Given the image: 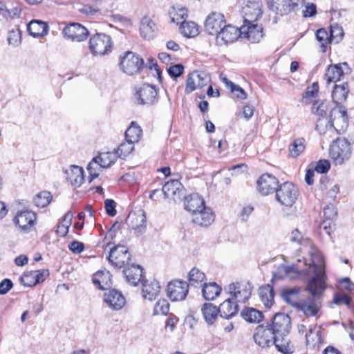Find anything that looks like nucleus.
Segmentation results:
<instances>
[{
  "label": "nucleus",
  "instance_id": "4d7b16f0",
  "mask_svg": "<svg viewBox=\"0 0 354 354\" xmlns=\"http://www.w3.org/2000/svg\"><path fill=\"white\" fill-rule=\"evenodd\" d=\"M223 82H225L232 91L236 96L240 99L245 100L247 98L246 92L239 85L235 84L231 81H229L227 78L223 79Z\"/></svg>",
  "mask_w": 354,
  "mask_h": 354
},
{
  "label": "nucleus",
  "instance_id": "b1692460",
  "mask_svg": "<svg viewBox=\"0 0 354 354\" xmlns=\"http://www.w3.org/2000/svg\"><path fill=\"white\" fill-rule=\"evenodd\" d=\"M104 301L109 308L113 310H119L122 309L126 303V300L123 295L115 289L110 290L109 292L104 293Z\"/></svg>",
  "mask_w": 354,
  "mask_h": 354
},
{
  "label": "nucleus",
  "instance_id": "4be33fe9",
  "mask_svg": "<svg viewBox=\"0 0 354 354\" xmlns=\"http://www.w3.org/2000/svg\"><path fill=\"white\" fill-rule=\"evenodd\" d=\"M278 187V180L271 174H264L257 180V189L263 195L276 192Z\"/></svg>",
  "mask_w": 354,
  "mask_h": 354
},
{
  "label": "nucleus",
  "instance_id": "052dcab7",
  "mask_svg": "<svg viewBox=\"0 0 354 354\" xmlns=\"http://www.w3.org/2000/svg\"><path fill=\"white\" fill-rule=\"evenodd\" d=\"M21 283L26 287H32L36 285L35 280L34 272H25L19 278Z\"/></svg>",
  "mask_w": 354,
  "mask_h": 354
},
{
  "label": "nucleus",
  "instance_id": "f03ea898",
  "mask_svg": "<svg viewBox=\"0 0 354 354\" xmlns=\"http://www.w3.org/2000/svg\"><path fill=\"white\" fill-rule=\"evenodd\" d=\"M329 153L335 165H342L351 156V143L345 138H338L330 145Z\"/></svg>",
  "mask_w": 354,
  "mask_h": 354
},
{
  "label": "nucleus",
  "instance_id": "f8f14e48",
  "mask_svg": "<svg viewBox=\"0 0 354 354\" xmlns=\"http://www.w3.org/2000/svg\"><path fill=\"white\" fill-rule=\"evenodd\" d=\"M137 103L140 105H153L158 102V91L154 86L143 84L135 95Z\"/></svg>",
  "mask_w": 354,
  "mask_h": 354
},
{
  "label": "nucleus",
  "instance_id": "2eb2a0df",
  "mask_svg": "<svg viewBox=\"0 0 354 354\" xmlns=\"http://www.w3.org/2000/svg\"><path fill=\"white\" fill-rule=\"evenodd\" d=\"M274 333L277 335H287L290 330V317L284 313H277L271 323H267Z\"/></svg>",
  "mask_w": 354,
  "mask_h": 354
},
{
  "label": "nucleus",
  "instance_id": "e2e57ef3",
  "mask_svg": "<svg viewBox=\"0 0 354 354\" xmlns=\"http://www.w3.org/2000/svg\"><path fill=\"white\" fill-rule=\"evenodd\" d=\"M290 241L297 243H308L310 241L309 238L304 236L297 229L292 232Z\"/></svg>",
  "mask_w": 354,
  "mask_h": 354
},
{
  "label": "nucleus",
  "instance_id": "1a4fd4ad",
  "mask_svg": "<svg viewBox=\"0 0 354 354\" xmlns=\"http://www.w3.org/2000/svg\"><path fill=\"white\" fill-rule=\"evenodd\" d=\"M167 295L172 301L185 299L189 292V283L183 280L175 279L168 283Z\"/></svg>",
  "mask_w": 354,
  "mask_h": 354
},
{
  "label": "nucleus",
  "instance_id": "3c124183",
  "mask_svg": "<svg viewBox=\"0 0 354 354\" xmlns=\"http://www.w3.org/2000/svg\"><path fill=\"white\" fill-rule=\"evenodd\" d=\"M319 84L317 82H313L310 86H307L305 92L302 95L301 102L304 104H309L312 102L319 93Z\"/></svg>",
  "mask_w": 354,
  "mask_h": 354
},
{
  "label": "nucleus",
  "instance_id": "f3484780",
  "mask_svg": "<svg viewBox=\"0 0 354 354\" xmlns=\"http://www.w3.org/2000/svg\"><path fill=\"white\" fill-rule=\"evenodd\" d=\"M348 124V115L345 106L341 104H336L330 111L327 126L335 128L344 127Z\"/></svg>",
  "mask_w": 354,
  "mask_h": 354
},
{
  "label": "nucleus",
  "instance_id": "7ed1b4c3",
  "mask_svg": "<svg viewBox=\"0 0 354 354\" xmlns=\"http://www.w3.org/2000/svg\"><path fill=\"white\" fill-rule=\"evenodd\" d=\"M158 194L160 196L163 194L165 198H170L176 202L181 200L184 194V187L178 179H172L164 184L161 191L158 189L151 191L149 198L151 200L157 201L158 197L156 194Z\"/></svg>",
  "mask_w": 354,
  "mask_h": 354
},
{
  "label": "nucleus",
  "instance_id": "5701e85b",
  "mask_svg": "<svg viewBox=\"0 0 354 354\" xmlns=\"http://www.w3.org/2000/svg\"><path fill=\"white\" fill-rule=\"evenodd\" d=\"M323 213L324 220L321 225L322 230L320 233L322 236L326 234L328 236H330L332 228L335 225L333 220L337 216V212L335 206L332 204H330L324 208Z\"/></svg>",
  "mask_w": 354,
  "mask_h": 354
},
{
  "label": "nucleus",
  "instance_id": "7c9ffc66",
  "mask_svg": "<svg viewBox=\"0 0 354 354\" xmlns=\"http://www.w3.org/2000/svg\"><path fill=\"white\" fill-rule=\"evenodd\" d=\"M93 283L101 290H106L112 285L111 274L107 270H100L93 276Z\"/></svg>",
  "mask_w": 354,
  "mask_h": 354
},
{
  "label": "nucleus",
  "instance_id": "bb28decb",
  "mask_svg": "<svg viewBox=\"0 0 354 354\" xmlns=\"http://www.w3.org/2000/svg\"><path fill=\"white\" fill-rule=\"evenodd\" d=\"M244 13V24H250L258 20L262 15L260 4L257 2H250L243 8Z\"/></svg>",
  "mask_w": 354,
  "mask_h": 354
},
{
  "label": "nucleus",
  "instance_id": "ddd939ff",
  "mask_svg": "<svg viewBox=\"0 0 354 354\" xmlns=\"http://www.w3.org/2000/svg\"><path fill=\"white\" fill-rule=\"evenodd\" d=\"M210 81L209 76L205 72L194 71L187 75L185 92L189 94L196 89H200L207 85Z\"/></svg>",
  "mask_w": 354,
  "mask_h": 354
},
{
  "label": "nucleus",
  "instance_id": "6e6d98bb",
  "mask_svg": "<svg viewBox=\"0 0 354 354\" xmlns=\"http://www.w3.org/2000/svg\"><path fill=\"white\" fill-rule=\"evenodd\" d=\"M8 42L14 47L18 46L21 42V34L19 28H15L9 30L8 33Z\"/></svg>",
  "mask_w": 354,
  "mask_h": 354
},
{
  "label": "nucleus",
  "instance_id": "e433bc0d",
  "mask_svg": "<svg viewBox=\"0 0 354 354\" xmlns=\"http://www.w3.org/2000/svg\"><path fill=\"white\" fill-rule=\"evenodd\" d=\"M218 308L221 317L225 319H230L237 313L238 305L232 299L228 298L221 304Z\"/></svg>",
  "mask_w": 354,
  "mask_h": 354
},
{
  "label": "nucleus",
  "instance_id": "393cba45",
  "mask_svg": "<svg viewBox=\"0 0 354 354\" xmlns=\"http://www.w3.org/2000/svg\"><path fill=\"white\" fill-rule=\"evenodd\" d=\"M214 221L212 211L205 206L192 214V222L199 226L207 227Z\"/></svg>",
  "mask_w": 354,
  "mask_h": 354
},
{
  "label": "nucleus",
  "instance_id": "8fccbe9b",
  "mask_svg": "<svg viewBox=\"0 0 354 354\" xmlns=\"http://www.w3.org/2000/svg\"><path fill=\"white\" fill-rule=\"evenodd\" d=\"M206 279L205 274L197 268H193L188 273L189 285L201 286Z\"/></svg>",
  "mask_w": 354,
  "mask_h": 354
},
{
  "label": "nucleus",
  "instance_id": "5fc2aeb1",
  "mask_svg": "<svg viewBox=\"0 0 354 354\" xmlns=\"http://www.w3.org/2000/svg\"><path fill=\"white\" fill-rule=\"evenodd\" d=\"M327 111L328 105L325 101L317 100L313 104L312 111L319 117V120L321 118H326L327 120Z\"/></svg>",
  "mask_w": 354,
  "mask_h": 354
},
{
  "label": "nucleus",
  "instance_id": "f704fd0d",
  "mask_svg": "<svg viewBox=\"0 0 354 354\" xmlns=\"http://www.w3.org/2000/svg\"><path fill=\"white\" fill-rule=\"evenodd\" d=\"M342 65L346 67L348 66L346 62H344L342 64L330 65L327 68L325 73V77L328 84L330 82H337L341 80V77L344 74Z\"/></svg>",
  "mask_w": 354,
  "mask_h": 354
},
{
  "label": "nucleus",
  "instance_id": "f257e3e1",
  "mask_svg": "<svg viewBox=\"0 0 354 354\" xmlns=\"http://www.w3.org/2000/svg\"><path fill=\"white\" fill-rule=\"evenodd\" d=\"M310 255L308 264L299 260L295 265L284 266L283 271L290 279H295L300 274L309 278L304 290L310 295L301 300L297 309L306 317H318L322 306V294L326 288L325 263L322 254L316 248H312Z\"/></svg>",
  "mask_w": 354,
  "mask_h": 354
},
{
  "label": "nucleus",
  "instance_id": "2f4dec72",
  "mask_svg": "<svg viewBox=\"0 0 354 354\" xmlns=\"http://www.w3.org/2000/svg\"><path fill=\"white\" fill-rule=\"evenodd\" d=\"M306 343L313 347L319 346L324 342L323 329L317 325L310 327L306 335Z\"/></svg>",
  "mask_w": 354,
  "mask_h": 354
},
{
  "label": "nucleus",
  "instance_id": "4c0bfd02",
  "mask_svg": "<svg viewBox=\"0 0 354 354\" xmlns=\"http://www.w3.org/2000/svg\"><path fill=\"white\" fill-rule=\"evenodd\" d=\"M30 35L34 37H40L48 34V26L46 22L39 20H32L27 27Z\"/></svg>",
  "mask_w": 354,
  "mask_h": 354
},
{
  "label": "nucleus",
  "instance_id": "13d9d810",
  "mask_svg": "<svg viewBox=\"0 0 354 354\" xmlns=\"http://www.w3.org/2000/svg\"><path fill=\"white\" fill-rule=\"evenodd\" d=\"M134 142H126L122 143L118 148L117 153L119 157L124 159L129 154H130L134 149Z\"/></svg>",
  "mask_w": 354,
  "mask_h": 354
},
{
  "label": "nucleus",
  "instance_id": "423d86ee",
  "mask_svg": "<svg viewBox=\"0 0 354 354\" xmlns=\"http://www.w3.org/2000/svg\"><path fill=\"white\" fill-rule=\"evenodd\" d=\"M305 0H270L268 3L270 10L280 16L298 10Z\"/></svg>",
  "mask_w": 354,
  "mask_h": 354
},
{
  "label": "nucleus",
  "instance_id": "9b49d317",
  "mask_svg": "<svg viewBox=\"0 0 354 354\" xmlns=\"http://www.w3.org/2000/svg\"><path fill=\"white\" fill-rule=\"evenodd\" d=\"M226 291L231 295V299L236 302H245L251 295L252 287L249 283H232Z\"/></svg>",
  "mask_w": 354,
  "mask_h": 354
},
{
  "label": "nucleus",
  "instance_id": "864d4df0",
  "mask_svg": "<svg viewBox=\"0 0 354 354\" xmlns=\"http://www.w3.org/2000/svg\"><path fill=\"white\" fill-rule=\"evenodd\" d=\"M51 200L52 195L50 192L43 191L36 195L33 199V203L36 207L43 208L46 207Z\"/></svg>",
  "mask_w": 354,
  "mask_h": 354
},
{
  "label": "nucleus",
  "instance_id": "6e6552de",
  "mask_svg": "<svg viewBox=\"0 0 354 354\" xmlns=\"http://www.w3.org/2000/svg\"><path fill=\"white\" fill-rule=\"evenodd\" d=\"M109 261L116 268H125L131 260V254L127 245H115L110 250Z\"/></svg>",
  "mask_w": 354,
  "mask_h": 354
},
{
  "label": "nucleus",
  "instance_id": "de8ad7c7",
  "mask_svg": "<svg viewBox=\"0 0 354 354\" xmlns=\"http://www.w3.org/2000/svg\"><path fill=\"white\" fill-rule=\"evenodd\" d=\"M259 297L266 308H270L274 302V293L272 286L267 285L260 288Z\"/></svg>",
  "mask_w": 354,
  "mask_h": 354
},
{
  "label": "nucleus",
  "instance_id": "0e129e2a",
  "mask_svg": "<svg viewBox=\"0 0 354 354\" xmlns=\"http://www.w3.org/2000/svg\"><path fill=\"white\" fill-rule=\"evenodd\" d=\"M167 72L171 78L176 80L183 73L184 66L181 64H175L168 68Z\"/></svg>",
  "mask_w": 354,
  "mask_h": 354
},
{
  "label": "nucleus",
  "instance_id": "ea45409f",
  "mask_svg": "<svg viewBox=\"0 0 354 354\" xmlns=\"http://www.w3.org/2000/svg\"><path fill=\"white\" fill-rule=\"evenodd\" d=\"M349 88L347 82H343L342 84H335L332 93V98L334 103L341 104L346 100Z\"/></svg>",
  "mask_w": 354,
  "mask_h": 354
},
{
  "label": "nucleus",
  "instance_id": "338daca9",
  "mask_svg": "<svg viewBox=\"0 0 354 354\" xmlns=\"http://www.w3.org/2000/svg\"><path fill=\"white\" fill-rule=\"evenodd\" d=\"M106 214L110 216H114L117 214L116 203L112 199H106L104 201Z\"/></svg>",
  "mask_w": 354,
  "mask_h": 354
},
{
  "label": "nucleus",
  "instance_id": "774afa93",
  "mask_svg": "<svg viewBox=\"0 0 354 354\" xmlns=\"http://www.w3.org/2000/svg\"><path fill=\"white\" fill-rule=\"evenodd\" d=\"M36 284L43 282L48 276V270H33Z\"/></svg>",
  "mask_w": 354,
  "mask_h": 354
},
{
  "label": "nucleus",
  "instance_id": "37998d69",
  "mask_svg": "<svg viewBox=\"0 0 354 354\" xmlns=\"http://www.w3.org/2000/svg\"><path fill=\"white\" fill-rule=\"evenodd\" d=\"M306 149V140L303 138L295 139L289 145L288 156L296 158L299 156Z\"/></svg>",
  "mask_w": 354,
  "mask_h": 354
},
{
  "label": "nucleus",
  "instance_id": "a878e982",
  "mask_svg": "<svg viewBox=\"0 0 354 354\" xmlns=\"http://www.w3.org/2000/svg\"><path fill=\"white\" fill-rule=\"evenodd\" d=\"M65 174L67 182L75 187H80L84 180V170L81 167L71 165Z\"/></svg>",
  "mask_w": 354,
  "mask_h": 354
},
{
  "label": "nucleus",
  "instance_id": "69168bd1",
  "mask_svg": "<svg viewBox=\"0 0 354 354\" xmlns=\"http://www.w3.org/2000/svg\"><path fill=\"white\" fill-rule=\"evenodd\" d=\"M330 162L327 160L323 159L319 160L316 163V165L313 169L319 174H325L328 172V171L330 169Z\"/></svg>",
  "mask_w": 354,
  "mask_h": 354
},
{
  "label": "nucleus",
  "instance_id": "603ef678",
  "mask_svg": "<svg viewBox=\"0 0 354 354\" xmlns=\"http://www.w3.org/2000/svg\"><path fill=\"white\" fill-rule=\"evenodd\" d=\"M180 30L186 37H194L198 34V26L193 21H183L180 24Z\"/></svg>",
  "mask_w": 354,
  "mask_h": 354
},
{
  "label": "nucleus",
  "instance_id": "c03bdc74",
  "mask_svg": "<svg viewBox=\"0 0 354 354\" xmlns=\"http://www.w3.org/2000/svg\"><path fill=\"white\" fill-rule=\"evenodd\" d=\"M242 317L250 323H259L263 319L262 312L254 308H245L241 311Z\"/></svg>",
  "mask_w": 354,
  "mask_h": 354
},
{
  "label": "nucleus",
  "instance_id": "49530a36",
  "mask_svg": "<svg viewBox=\"0 0 354 354\" xmlns=\"http://www.w3.org/2000/svg\"><path fill=\"white\" fill-rule=\"evenodd\" d=\"M277 349L283 353L290 354L292 353V346L290 343L289 339L287 337V335H277L274 338V344Z\"/></svg>",
  "mask_w": 354,
  "mask_h": 354
},
{
  "label": "nucleus",
  "instance_id": "c9c22d12",
  "mask_svg": "<svg viewBox=\"0 0 354 354\" xmlns=\"http://www.w3.org/2000/svg\"><path fill=\"white\" fill-rule=\"evenodd\" d=\"M127 223L136 232L141 233L146 227L145 214L144 212L138 214H129L127 218Z\"/></svg>",
  "mask_w": 354,
  "mask_h": 354
},
{
  "label": "nucleus",
  "instance_id": "a211bd4d",
  "mask_svg": "<svg viewBox=\"0 0 354 354\" xmlns=\"http://www.w3.org/2000/svg\"><path fill=\"white\" fill-rule=\"evenodd\" d=\"M225 24V17L222 13L212 12L206 18L205 30L209 35H216Z\"/></svg>",
  "mask_w": 354,
  "mask_h": 354
},
{
  "label": "nucleus",
  "instance_id": "72a5a7b5",
  "mask_svg": "<svg viewBox=\"0 0 354 354\" xmlns=\"http://www.w3.org/2000/svg\"><path fill=\"white\" fill-rule=\"evenodd\" d=\"M123 273L128 283L136 286L141 281L142 268L140 266L132 264L130 267H125Z\"/></svg>",
  "mask_w": 354,
  "mask_h": 354
},
{
  "label": "nucleus",
  "instance_id": "aec40b11",
  "mask_svg": "<svg viewBox=\"0 0 354 354\" xmlns=\"http://www.w3.org/2000/svg\"><path fill=\"white\" fill-rule=\"evenodd\" d=\"M37 216L28 210L18 212L14 218V223L23 232H29L34 226Z\"/></svg>",
  "mask_w": 354,
  "mask_h": 354
},
{
  "label": "nucleus",
  "instance_id": "c756f323",
  "mask_svg": "<svg viewBox=\"0 0 354 354\" xmlns=\"http://www.w3.org/2000/svg\"><path fill=\"white\" fill-rule=\"evenodd\" d=\"M160 286L156 280H146L142 283V293L145 299L152 301L159 295Z\"/></svg>",
  "mask_w": 354,
  "mask_h": 354
},
{
  "label": "nucleus",
  "instance_id": "c85d7f7f",
  "mask_svg": "<svg viewBox=\"0 0 354 354\" xmlns=\"http://www.w3.org/2000/svg\"><path fill=\"white\" fill-rule=\"evenodd\" d=\"M185 209L192 215L205 207V201L198 194H192L185 198Z\"/></svg>",
  "mask_w": 354,
  "mask_h": 354
},
{
  "label": "nucleus",
  "instance_id": "680f3d73",
  "mask_svg": "<svg viewBox=\"0 0 354 354\" xmlns=\"http://www.w3.org/2000/svg\"><path fill=\"white\" fill-rule=\"evenodd\" d=\"M329 34L332 39L336 40L335 42L338 43L344 36V30L341 26L336 24L330 26Z\"/></svg>",
  "mask_w": 354,
  "mask_h": 354
},
{
  "label": "nucleus",
  "instance_id": "9d476101",
  "mask_svg": "<svg viewBox=\"0 0 354 354\" xmlns=\"http://www.w3.org/2000/svg\"><path fill=\"white\" fill-rule=\"evenodd\" d=\"M276 337H277V335H275L272 328L267 324H261L257 326L253 335L255 343L262 348H268L272 346Z\"/></svg>",
  "mask_w": 354,
  "mask_h": 354
},
{
  "label": "nucleus",
  "instance_id": "6ab92c4d",
  "mask_svg": "<svg viewBox=\"0 0 354 354\" xmlns=\"http://www.w3.org/2000/svg\"><path fill=\"white\" fill-rule=\"evenodd\" d=\"M115 162V156L110 153H102L100 156L93 158L87 166L89 173V182L97 178L99 175L97 171H92V166L99 165L100 167L107 168Z\"/></svg>",
  "mask_w": 354,
  "mask_h": 354
},
{
  "label": "nucleus",
  "instance_id": "20e7f679",
  "mask_svg": "<svg viewBox=\"0 0 354 354\" xmlns=\"http://www.w3.org/2000/svg\"><path fill=\"white\" fill-rule=\"evenodd\" d=\"M113 41L111 37L104 33L93 35L88 42V49L93 56H102L111 52Z\"/></svg>",
  "mask_w": 354,
  "mask_h": 354
},
{
  "label": "nucleus",
  "instance_id": "0eeeda50",
  "mask_svg": "<svg viewBox=\"0 0 354 354\" xmlns=\"http://www.w3.org/2000/svg\"><path fill=\"white\" fill-rule=\"evenodd\" d=\"M143 64L144 60L138 55L127 51L122 57L120 66L124 73L133 75L140 72Z\"/></svg>",
  "mask_w": 354,
  "mask_h": 354
},
{
  "label": "nucleus",
  "instance_id": "4468645a",
  "mask_svg": "<svg viewBox=\"0 0 354 354\" xmlns=\"http://www.w3.org/2000/svg\"><path fill=\"white\" fill-rule=\"evenodd\" d=\"M62 34L65 38L72 41L81 42L87 39L89 32L80 24L71 23L64 27Z\"/></svg>",
  "mask_w": 354,
  "mask_h": 354
},
{
  "label": "nucleus",
  "instance_id": "473e14b6",
  "mask_svg": "<svg viewBox=\"0 0 354 354\" xmlns=\"http://www.w3.org/2000/svg\"><path fill=\"white\" fill-rule=\"evenodd\" d=\"M156 26L155 23L149 17H144L140 21V35L148 40L155 37Z\"/></svg>",
  "mask_w": 354,
  "mask_h": 354
},
{
  "label": "nucleus",
  "instance_id": "a18cd8bd",
  "mask_svg": "<svg viewBox=\"0 0 354 354\" xmlns=\"http://www.w3.org/2000/svg\"><path fill=\"white\" fill-rule=\"evenodd\" d=\"M73 217V215L71 211L67 212L64 214L62 220L57 225V230L55 232L58 236H65L67 234L72 223Z\"/></svg>",
  "mask_w": 354,
  "mask_h": 354
},
{
  "label": "nucleus",
  "instance_id": "412c9836",
  "mask_svg": "<svg viewBox=\"0 0 354 354\" xmlns=\"http://www.w3.org/2000/svg\"><path fill=\"white\" fill-rule=\"evenodd\" d=\"M261 26L253 23L243 24L241 26V38H246L251 43H259L263 37Z\"/></svg>",
  "mask_w": 354,
  "mask_h": 354
},
{
  "label": "nucleus",
  "instance_id": "bf43d9fd",
  "mask_svg": "<svg viewBox=\"0 0 354 354\" xmlns=\"http://www.w3.org/2000/svg\"><path fill=\"white\" fill-rule=\"evenodd\" d=\"M169 310V304L166 299H160L154 306L153 314L155 315H166Z\"/></svg>",
  "mask_w": 354,
  "mask_h": 354
},
{
  "label": "nucleus",
  "instance_id": "cd10ccee",
  "mask_svg": "<svg viewBox=\"0 0 354 354\" xmlns=\"http://www.w3.org/2000/svg\"><path fill=\"white\" fill-rule=\"evenodd\" d=\"M302 288L298 287L288 288L282 292L283 299L292 306L297 308L303 298H301Z\"/></svg>",
  "mask_w": 354,
  "mask_h": 354
},
{
  "label": "nucleus",
  "instance_id": "79ce46f5",
  "mask_svg": "<svg viewBox=\"0 0 354 354\" xmlns=\"http://www.w3.org/2000/svg\"><path fill=\"white\" fill-rule=\"evenodd\" d=\"M221 288L215 282L204 283L202 293L206 300H214L221 293Z\"/></svg>",
  "mask_w": 354,
  "mask_h": 354
},
{
  "label": "nucleus",
  "instance_id": "09e8293b",
  "mask_svg": "<svg viewBox=\"0 0 354 354\" xmlns=\"http://www.w3.org/2000/svg\"><path fill=\"white\" fill-rule=\"evenodd\" d=\"M316 39L319 44V48L322 53H326L328 44H330L333 39L325 28H319L316 32Z\"/></svg>",
  "mask_w": 354,
  "mask_h": 354
},
{
  "label": "nucleus",
  "instance_id": "58836bf2",
  "mask_svg": "<svg viewBox=\"0 0 354 354\" xmlns=\"http://www.w3.org/2000/svg\"><path fill=\"white\" fill-rule=\"evenodd\" d=\"M201 313L205 322L212 325L216 320L219 314L218 308L211 303H205L201 308Z\"/></svg>",
  "mask_w": 354,
  "mask_h": 354
},
{
  "label": "nucleus",
  "instance_id": "dca6fc26",
  "mask_svg": "<svg viewBox=\"0 0 354 354\" xmlns=\"http://www.w3.org/2000/svg\"><path fill=\"white\" fill-rule=\"evenodd\" d=\"M239 37H241V27L239 28L232 25H224L216 35V42L218 45L223 46L234 42Z\"/></svg>",
  "mask_w": 354,
  "mask_h": 354
},
{
  "label": "nucleus",
  "instance_id": "39448f33",
  "mask_svg": "<svg viewBox=\"0 0 354 354\" xmlns=\"http://www.w3.org/2000/svg\"><path fill=\"white\" fill-rule=\"evenodd\" d=\"M276 200L287 207H292L299 194L297 187L291 182H285L279 185L276 190Z\"/></svg>",
  "mask_w": 354,
  "mask_h": 354
},
{
  "label": "nucleus",
  "instance_id": "a19ab883",
  "mask_svg": "<svg viewBox=\"0 0 354 354\" xmlns=\"http://www.w3.org/2000/svg\"><path fill=\"white\" fill-rule=\"evenodd\" d=\"M142 135V130L141 127L135 122H131L124 133L126 141L134 143L140 140Z\"/></svg>",
  "mask_w": 354,
  "mask_h": 354
}]
</instances>
